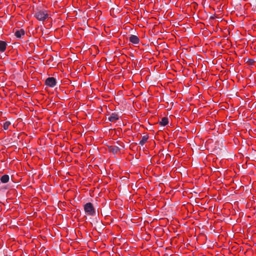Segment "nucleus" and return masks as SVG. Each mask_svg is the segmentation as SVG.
I'll list each match as a JSON object with an SVG mask.
<instances>
[{"instance_id": "f257e3e1", "label": "nucleus", "mask_w": 256, "mask_h": 256, "mask_svg": "<svg viewBox=\"0 0 256 256\" xmlns=\"http://www.w3.org/2000/svg\"><path fill=\"white\" fill-rule=\"evenodd\" d=\"M34 16L40 21H44L48 18V14L44 10L37 9L35 12Z\"/></svg>"}, {"instance_id": "f03ea898", "label": "nucleus", "mask_w": 256, "mask_h": 256, "mask_svg": "<svg viewBox=\"0 0 256 256\" xmlns=\"http://www.w3.org/2000/svg\"><path fill=\"white\" fill-rule=\"evenodd\" d=\"M84 210L88 215L94 216L96 214V210L91 202H88L84 206Z\"/></svg>"}, {"instance_id": "7ed1b4c3", "label": "nucleus", "mask_w": 256, "mask_h": 256, "mask_svg": "<svg viewBox=\"0 0 256 256\" xmlns=\"http://www.w3.org/2000/svg\"><path fill=\"white\" fill-rule=\"evenodd\" d=\"M45 84L49 87L53 88L56 84V79L54 77H49L46 80Z\"/></svg>"}, {"instance_id": "20e7f679", "label": "nucleus", "mask_w": 256, "mask_h": 256, "mask_svg": "<svg viewBox=\"0 0 256 256\" xmlns=\"http://www.w3.org/2000/svg\"><path fill=\"white\" fill-rule=\"evenodd\" d=\"M94 223L96 229L99 232L100 230H102L104 228V226L101 222L96 220L94 221Z\"/></svg>"}, {"instance_id": "39448f33", "label": "nucleus", "mask_w": 256, "mask_h": 256, "mask_svg": "<svg viewBox=\"0 0 256 256\" xmlns=\"http://www.w3.org/2000/svg\"><path fill=\"white\" fill-rule=\"evenodd\" d=\"M108 149L110 152L116 154L122 150V148L116 146H108Z\"/></svg>"}, {"instance_id": "423d86ee", "label": "nucleus", "mask_w": 256, "mask_h": 256, "mask_svg": "<svg viewBox=\"0 0 256 256\" xmlns=\"http://www.w3.org/2000/svg\"><path fill=\"white\" fill-rule=\"evenodd\" d=\"M129 40L134 44H138L140 42L138 37L135 35H130L128 38Z\"/></svg>"}, {"instance_id": "0eeeda50", "label": "nucleus", "mask_w": 256, "mask_h": 256, "mask_svg": "<svg viewBox=\"0 0 256 256\" xmlns=\"http://www.w3.org/2000/svg\"><path fill=\"white\" fill-rule=\"evenodd\" d=\"M119 119L118 115L116 113H112L108 118V120L111 122H115Z\"/></svg>"}, {"instance_id": "6e6552de", "label": "nucleus", "mask_w": 256, "mask_h": 256, "mask_svg": "<svg viewBox=\"0 0 256 256\" xmlns=\"http://www.w3.org/2000/svg\"><path fill=\"white\" fill-rule=\"evenodd\" d=\"M25 34V32L23 29L18 30L15 32L14 35L18 38H20L22 36Z\"/></svg>"}, {"instance_id": "1a4fd4ad", "label": "nucleus", "mask_w": 256, "mask_h": 256, "mask_svg": "<svg viewBox=\"0 0 256 256\" xmlns=\"http://www.w3.org/2000/svg\"><path fill=\"white\" fill-rule=\"evenodd\" d=\"M7 44L6 42L0 40V52H3L6 50Z\"/></svg>"}, {"instance_id": "9d476101", "label": "nucleus", "mask_w": 256, "mask_h": 256, "mask_svg": "<svg viewBox=\"0 0 256 256\" xmlns=\"http://www.w3.org/2000/svg\"><path fill=\"white\" fill-rule=\"evenodd\" d=\"M10 180V176L8 174H4L0 178V180L2 182V183H6L8 182Z\"/></svg>"}, {"instance_id": "9b49d317", "label": "nucleus", "mask_w": 256, "mask_h": 256, "mask_svg": "<svg viewBox=\"0 0 256 256\" xmlns=\"http://www.w3.org/2000/svg\"><path fill=\"white\" fill-rule=\"evenodd\" d=\"M168 123V118L164 117L162 118L161 121L160 122V124L161 126H165Z\"/></svg>"}, {"instance_id": "f8f14e48", "label": "nucleus", "mask_w": 256, "mask_h": 256, "mask_svg": "<svg viewBox=\"0 0 256 256\" xmlns=\"http://www.w3.org/2000/svg\"><path fill=\"white\" fill-rule=\"evenodd\" d=\"M148 138V135L144 136L142 138V140L140 142V144L141 146H143L147 142Z\"/></svg>"}, {"instance_id": "ddd939ff", "label": "nucleus", "mask_w": 256, "mask_h": 256, "mask_svg": "<svg viewBox=\"0 0 256 256\" xmlns=\"http://www.w3.org/2000/svg\"><path fill=\"white\" fill-rule=\"evenodd\" d=\"M10 124V122L8 121L6 122L4 124L3 128L5 130L8 129L9 126Z\"/></svg>"}, {"instance_id": "4468645a", "label": "nucleus", "mask_w": 256, "mask_h": 256, "mask_svg": "<svg viewBox=\"0 0 256 256\" xmlns=\"http://www.w3.org/2000/svg\"><path fill=\"white\" fill-rule=\"evenodd\" d=\"M246 62L248 63L250 65H254L255 61L253 59H248V60L246 61Z\"/></svg>"}, {"instance_id": "2eb2a0df", "label": "nucleus", "mask_w": 256, "mask_h": 256, "mask_svg": "<svg viewBox=\"0 0 256 256\" xmlns=\"http://www.w3.org/2000/svg\"><path fill=\"white\" fill-rule=\"evenodd\" d=\"M222 150H223V152L224 153H225L226 152V148L225 147H224L222 149Z\"/></svg>"}, {"instance_id": "dca6fc26", "label": "nucleus", "mask_w": 256, "mask_h": 256, "mask_svg": "<svg viewBox=\"0 0 256 256\" xmlns=\"http://www.w3.org/2000/svg\"><path fill=\"white\" fill-rule=\"evenodd\" d=\"M210 18L214 19V16H210Z\"/></svg>"}]
</instances>
